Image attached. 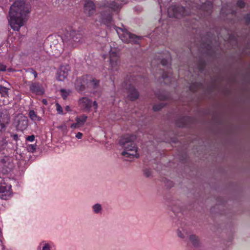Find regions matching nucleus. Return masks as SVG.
Segmentation results:
<instances>
[{
  "label": "nucleus",
  "mask_w": 250,
  "mask_h": 250,
  "mask_svg": "<svg viewBox=\"0 0 250 250\" xmlns=\"http://www.w3.org/2000/svg\"><path fill=\"white\" fill-rule=\"evenodd\" d=\"M31 12V6L24 0H16L11 5L7 20L11 28L19 31L26 23L27 15Z\"/></svg>",
  "instance_id": "1"
},
{
  "label": "nucleus",
  "mask_w": 250,
  "mask_h": 250,
  "mask_svg": "<svg viewBox=\"0 0 250 250\" xmlns=\"http://www.w3.org/2000/svg\"><path fill=\"white\" fill-rule=\"evenodd\" d=\"M136 138L135 135H126L120 140V144L123 149L122 154L127 159L139 158L140 156L139 149L134 143Z\"/></svg>",
  "instance_id": "2"
},
{
  "label": "nucleus",
  "mask_w": 250,
  "mask_h": 250,
  "mask_svg": "<svg viewBox=\"0 0 250 250\" xmlns=\"http://www.w3.org/2000/svg\"><path fill=\"white\" fill-rule=\"evenodd\" d=\"M108 58L111 69L117 70L120 63L119 53L117 49L111 48Z\"/></svg>",
  "instance_id": "3"
},
{
  "label": "nucleus",
  "mask_w": 250,
  "mask_h": 250,
  "mask_svg": "<svg viewBox=\"0 0 250 250\" xmlns=\"http://www.w3.org/2000/svg\"><path fill=\"white\" fill-rule=\"evenodd\" d=\"M116 30L122 41L125 42H138L139 37L135 36L127 30L122 29L121 28H116Z\"/></svg>",
  "instance_id": "4"
},
{
  "label": "nucleus",
  "mask_w": 250,
  "mask_h": 250,
  "mask_svg": "<svg viewBox=\"0 0 250 250\" xmlns=\"http://www.w3.org/2000/svg\"><path fill=\"white\" fill-rule=\"evenodd\" d=\"M97 80H91V78L85 76L83 78H78L75 83V87L78 90H83L84 88V85L88 84L91 86H96L99 83Z\"/></svg>",
  "instance_id": "5"
},
{
  "label": "nucleus",
  "mask_w": 250,
  "mask_h": 250,
  "mask_svg": "<svg viewBox=\"0 0 250 250\" xmlns=\"http://www.w3.org/2000/svg\"><path fill=\"white\" fill-rule=\"evenodd\" d=\"M78 105L82 110L85 112H89L92 105V102L90 99L83 97L79 99L78 101ZM93 105L95 110L98 108V104L96 101L93 103Z\"/></svg>",
  "instance_id": "6"
},
{
  "label": "nucleus",
  "mask_w": 250,
  "mask_h": 250,
  "mask_svg": "<svg viewBox=\"0 0 250 250\" xmlns=\"http://www.w3.org/2000/svg\"><path fill=\"white\" fill-rule=\"evenodd\" d=\"M167 13L169 17L180 18L182 16L186 15L185 8L183 6H171L168 8Z\"/></svg>",
  "instance_id": "7"
},
{
  "label": "nucleus",
  "mask_w": 250,
  "mask_h": 250,
  "mask_svg": "<svg viewBox=\"0 0 250 250\" xmlns=\"http://www.w3.org/2000/svg\"><path fill=\"white\" fill-rule=\"evenodd\" d=\"M12 194L11 187L5 183L0 184V198L7 199Z\"/></svg>",
  "instance_id": "8"
},
{
  "label": "nucleus",
  "mask_w": 250,
  "mask_h": 250,
  "mask_svg": "<svg viewBox=\"0 0 250 250\" xmlns=\"http://www.w3.org/2000/svg\"><path fill=\"white\" fill-rule=\"evenodd\" d=\"M70 68L69 65L61 66L57 72V79L60 80V81H63L65 79L67 78L70 72Z\"/></svg>",
  "instance_id": "9"
},
{
  "label": "nucleus",
  "mask_w": 250,
  "mask_h": 250,
  "mask_svg": "<svg viewBox=\"0 0 250 250\" xmlns=\"http://www.w3.org/2000/svg\"><path fill=\"white\" fill-rule=\"evenodd\" d=\"M37 250H56V246L53 241L43 240L40 241Z\"/></svg>",
  "instance_id": "10"
},
{
  "label": "nucleus",
  "mask_w": 250,
  "mask_h": 250,
  "mask_svg": "<svg viewBox=\"0 0 250 250\" xmlns=\"http://www.w3.org/2000/svg\"><path fill=\"white\" fill-rule=\"evenodd\" d=\"M95 11V5L92 1H87L84 5V12L88 16L93 15Z\"/></svg>",
  "instance_id": "11"
},
{
  "label": "nucleus",
  "mask_w": 250,
  "mask_h": 250,
  "mask_svg": "<svg viewBox=\"0 0 250 250\" xmlns=\"http://www.w3.org/2000/svg\"><path fill=\"white\" fill-rule=\"evenodd\" d=\"M9 117L8 115H0V131H4L5 129V126L9 124Z\"/></svg>",
  "instance_id": "12"
},
{
  "label": "nucleus",
  "mask_w": 250,
  "mask_h": 250,
  "mask_svg": "<svg viewBox=\"0 0 250 250\" xmlns=\"http://www.w3.org/2000/svg\"><path fill=\"white\" fill-rule=\"evenodd\" d=\"M70 35L75 42H81L83 37V35L80 32L75 31V30L70 32Z\"/></svg>",
  "instance_id": "13"
},
{
  "label": "nucleus",
  "mask_w": 250,
  "mask_h": 250,
  "mask_svg": "<svg viewBox=\"0 0 250 250\" xmlns=\"http://www.w3.org/2000/svg\"><path fill=\"white\" fill-rule=\"evenodd\" d=\"M128 96L131 100H134L138 98L139 96L138 93L136 89H135L133 86H130L128 90Z\"/></svg>",
  "instance_id": "14"
},
{
  "label": "nucleus",
  "mask_w": 250,
  "mask_h": 250,
  "mask_svg": "<svg viewBox=\"0 0 250 250\" xmlns=\"http://www.w3.org/2000/svg\"><path fill=\"white\" fill-rule=\"evenodd\" d=\"M28 125V120L26 117H23L22 119L19 121L17 126L20 129H24Z\"/></svg>",
  "instance_id": "15"
},
{
  "label": "nucleus",
  "mask_w": 250,
  "mask_h": 250,
  "mask_svg": "<svg viewBox=\"0 0 250 250\" xmlns=\"http://www.w3.org/2000/svg\"><path fill=\"white\" fill-rule=\"evenodd\" d=\"M112 20V17L109 13H104L102 15L101 21L103 23L108 25V23L110 22Z\"/></svg>",
  "instance_id": "16"
},
{
  "label": "nucleus",
  "mask_w": 250,
  "mask_h": 250,
  "mask_svg": "<svg viewBox=\"0 0 250 250\" xmlns=\"http://www.w3.org/2000/svg\"><path fill=\"white\" fill-rule=\"evenodd\" d=\"M108 7L114 11H116L121 7V0L112 1V3L108 5Z\"/></svg>",
  "instance_id": "17"
},
{
  "label": "nucleus",
  "mask_w": 250,
  "mask_h": 250,
  "mask_svg": "<svg viewBox=\"0 0 250 250\" xmlns=\"http://www.w3.org/2000/svg\"><path fill=\"white\" fill-rule=\"evenodd\" d=\"M93 212L95 214H101L103 212V207L101 204L97 203L92 206Z\"/></svg>",
  "instance_id": "18"
},
{
  "label": "nucleus",
  "mask_w": 250,
  "mask_h": 250,
  "mask_svg": "<svg viewBox=\"0 0 250 250\" xmlns=\"http://www.w3.org/2000/svg\"><path fill=\"white\" fill-rule=\"evenodd\" d=\"M31 89L35 92L38 95H42L43 93L44 90L43 88L41 87L38 84H33L31 86Z\"/></svg>",
  "instance_id": "19"
},
{
  "label": "nucleus",
  "mask_w": 250,
  "mask_h": 250,
  "mask_svg": "<svg viewBox=\"0 0 250 250\" xmlns=\"http://www.w3.org/2000/svg\"><path fill=\"white\" fill-rule=\"evenodd\" d=\"M29 116L30 119L33 121H40L41 119V117L37 115L34 110H30L29 112Z\"/></svg>",
  "instance_id": "20"
},
{
  "label": "nucleus",
  "mask_w": 250,
  "mask_h": 250,
  "mask_svg": "<svg viewBox=\"0 0 250 250\" xmlns=\"http://www.w3.org/2000/svg\"><path fill=\"white\" fill-rule=\"evenodd\" d=\"M77 118L80 127H81V126L83 125L84 124L85 122L86 121L87 117L86 116V115H81V116L80 117H78Z\"/></svg>",
  "instance_id": "21"
},
{
  "label": "nucleus",
  "mask_w": 250,
  "mask_h": 250,
  "mask_svg": "<svg viewBox=\"0 0 250 250\" xmlns=\"http://www.w3.org/2000/svg\"><path fill=\"white\" fill-rule=\"evenodd\" d=\"M71 93L70 90L61 89V95L63 99H66Z\"/></svg>",
  "instance_id": "22"
},
{
  "label": "nucleus",
  "mask_w": 250,
  "mask_h": 250,
  "mask_svg": "<svg viewBox=\"0 0 250 250\" xmlns=\"http://www.w3.org/2000/svg\"><path fill=\"white\" fill-rule=\"evenodd\" d=\"M55 106H56V111L58 113H59L60 114H63L62 107L61 106V105L60 104L56 103Z\"/></svg>",
  "instance_id": "23"
},
{
  "label": "nucleus",
  "mask_w": 250,
  "mask_h": 250,
  "mask_svg": "<svg viewBox=\"0 0 250 250\" xmlns=\"http://www.w3.org/2000/svg\"><path fill=\"white\" fill-rule=\"evenodd\" d=\"M8 89L5 86H0V92L3 96H6L8 94Z\"/></svg>",
  "instance_id": "24"
},
{
  "label": "nucleus",
  "mask_w": 250,
  "mask_h": 250,
  "mask_svg": "<svg viewBox=\"0 0 250 250\" xmlns=\"http://www.w3.org/2000/svg\"><path fill=\"white\" fill-rule=\"evenodd\" d=\"M189 240L194 245L198 243V238L196 236L191 235L189 237Z\"/></svg>",
  "instance_id": "25"
},
{
  "label": "nucleus",
  "mask_w": 250,
  "mask_h": 250,
  "mask_svg": "<svg viewBox=\"0 0 250 250\" xmlns=\"http://www.w3.org/2000/svg\"><path fill=\"white\" fill-rule=\"evenodd\" d=\"M7 145V142L5 139L1 138L0 139V149H3Z\"/></svg>",
  "instance_id": "26"
},
{
  "label": "nucleus",
  "mask_w": 250,
  "mask_h": 250,
  "mask_svg": "<svg viewBox=\"0 0 250 250\" xmlns=\"http://www.w3.org/2000/svg\"><path fill=\"white\" fill-rule=\"evenodd\" d=\"M75 121H76V122L71 125V128L75 129V128H78V127H80L79 124H78V120L77 117L76 118Z\"/></svg>",
  "instance_id": "27"
},
{
  "label": "nucleus",
  "mask_w": 250,
  "mask_h": 250,
  "mask_svg": "<svg viewBox=\"0 0 250 250\" xmlns=\"http://www.w3.org/2000/svg\"><path fill=\"white\" fill-rule=\"evenodd\" d=\"M237 5L238 6L240 7V8H242V7H244L245 3L243 0H240L238 1Z\"/></svg>",
  "instance_id": "28"
},
{
  "label": "nucleus",
  "mask_w": 250,
  "mask_h": 250,
  "mask_svg": "<svg viewBox=\"0 0 250 250\" xmlns=\"http://www.w3.org/2000/svg\"><path fill=\"white\" fill-rule=\"evenodd\" d=\"M27 140L28 141H30V142H32V141H34V140H35L34 135L28 136V137H27Z\"/></svg>",
  "instance_id": "29"
},
{
  "label": "nucleus",
  "mask_w": 250,
  "mask_h": 250,
  "mask_svg": "<svg viewBox=\"0 0 250 250\" xmlns=\"http://www.w3.org/2000/svg\"><path fill=\"white\" fill-rule=\"evenodd\" d=\"M177 235L180 238H184V237L183 233L182 232V231L181 230H180V229L178 230Z\"/></svg>",
  "instance_id": "30"
},
{
  "label": "nucleus",
  "mask_w": 250,
  "mask_h": 250,
  "mask_svg": "<svg viewBox=\"0 0 250 250\" xmlns=\"http://www.w3.org/2000/svg\"><path fill=\"white\" fill-rule=\"evenodd\" d=\"M6 66L4 64L0 63V71H5Z\"/></svg>",
  "instance_id": "31"
},
{
  "label": "nucleus",
  "mask_w": 250,
  "mask_h": 250,
  "mask_svg": "<svg viewBox=\"0 0 250 250\" xmlns=\"http://www.w3.org/2000/svg\"><path fill=\"white\" fill-rule=\"evenodd\" d=\"M83 135L82 133V132H78L76 135V137L78 138L79 139H80V138H82Z\"/></svg>",
  "instance_id": "32"
},
{
  "label": "nucleus",
  "mask_w": 250,
  "mask_h": 250,
  "mask_svg": "<svg viewBox=\"0 0 250 250\" xmlns=\"http://www.w3.org/2000/svg\"><path fill=\"white\" fill-rule=\"evenodd\" d=\"M64 110L66 112H70L71 110V107L70 106H66L64 108Z\"/></svg>",
  "instance_id": "33"
},
{
  "label": "nucleus",
  "mask_w": 250,
  "mask_h": 250,
  "mask_svg": "<svg viewBox=\"0 0 250 250\" xmlns=\"http://www.w3.org/2000/svg\"><path fill=\"white\" fill-rule=\"evenodd\" d=\"M42 103H43L44 104H45V105H46V104H48V102L46 100H45V99H43L42 100Z\"/></svg>",
  "instance_id": "34"
},
{
  "label": "nucleus",
  "mask_w": 250,
  "mask_h": 250,
  "mask_svg": "<svg viewBox=\"0 0 250 250\" xmlns=\"http://www.w3.org/2000/svg\"><path fill=\"white\" fill-rule=\"evenodd\" d=\"M34 76H35V77H37V73H36V72L34 73Z\"/></svg>",
  "instance_id": "35"
},
{
  "label": "nucleus",
  "mask_w": 250,
  "mask_h": 250,
  "mask_svg": "<svg viewBox=\"0 0 250 250\" xmlns=\"http://www.w3.org/2000/svg\"><path fill=\"white\" fill-rule=\"evenodd\" d=\"M163 65H165V62H163Z\"/></svg>",
  "instance_id": "36"
},
{
  "label": "nucleus",
  "mask_w": 250,
  "mask_h": 250,
  "mask_svg": "<svg viewBox=\"0 0 250 250\" xmlns=\"http://www.w3.org/2000/svg\"><path fill=\"white\" fill-rule=\"evenodd\" d=\"M1 229H0V233H1Z\"/></svg>",
  "instance_id": "37"
}]
</instances>
